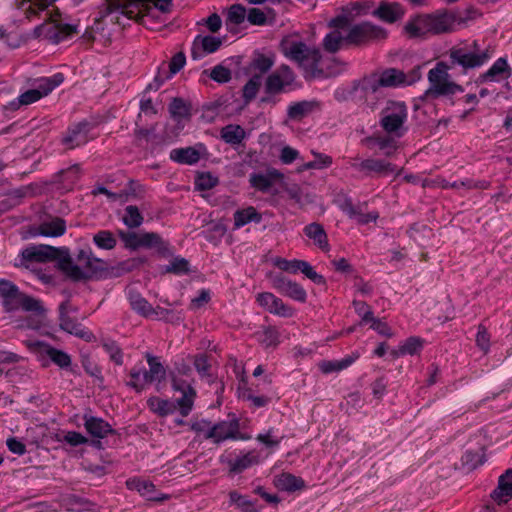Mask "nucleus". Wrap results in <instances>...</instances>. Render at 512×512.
<instances>
[{"label":"nucleus","instance_id":"f257e3e1","mask_svg":"<svg viewBox=\"0 0 512 512\" xmlns=\"http://www.w3.org/2000/svg\"><path fill=\"white\" fill-rule=\"evenodd\" d=\"M60 271L72 282L98 281L107 279L111 275L106 262L95 257L88 245L77 249L74 257L67 249L60 261Z\"/></svg>","mask_w":512,"mask_h":512},{"label":"nucleus","instance_id":"f03ea898","mask_svg":"<svg viewBox=\"0 0 512 512\" xmlns=\"http://www.w3.org/2000/svg\"><path fill=\"white\" fill-rule=\"evenodd\" d=\"M465 19L458 18L456 13L447 8L437 9L431 13H419L409 19L404 30L409 38H425L426 35H441L455 31L456 23Z\"/></svg>","mask_w":512,"mask_h":512},{"label":"nucleus","instance_id":"7ed1b4c3","mask_svg":"<svg viewBox=\"0 0 512 512\" xmlns=\"http://www.w3.org/2000/svg\"><path fill=\"white\" fill-rule=\"evenodd\" d=\"M279 49L286 58L303 69V77L306 81L325 76L324 70L320 67L322 54L319 48L310 47L305 42L292 37H284L280 41Z\"/></svg>","mask_w":512,"mask_h":512},{"label":"nucleus","instance_id":"20e7f679","mask_svg":"<svg viewBox=\"0 0 512 512\" xmlns=\"http://www.w3.org/2000/svg\"><path fill=\"white\" fill-rule=\"evenodd\" d=\"M117 235L124 244L125 249L136 251L140 248L155 249L161 258H168L173 255V247L170 242L164 240L157 232L137 233L118 229Z\"/></svg>","mask_w":512,"mask_h":512},{"label":"nucleus","instance_id":"39448f33","mask_svg":"<svg viewBox=\"0 0 512 512\" xmlns=\"http://www.w3.org/2000/svg\"><path fill=\"white\" fill-rule=\"evenodd\" d=\"M24 345L42 363V367L46 368L52 362L60 369L73 375L80 374L78 366L72 364L71 356L64 350L53 347L41 340H25Z\"/></svg>","mask_w":512,"mask_h":512},{"label":"nucleus","instance_id":"423d86ee","mask_svg":"<svg viewBox=\"0 0 512 512\" xmlns=\"http://www.w3.org/2000/svg\"><path fill=\"white\" fill-rule=\"evenodd\" d=\"M107 122V117L101 114H93L77 123L68 126L65 134L61 139L62 145L68 149H75L83 146L88 142L95 140L99 135L91 132Z\"/></svg>","mask_w":512,"mask_h":512},{"label":"nucleus","instance_id":"0eeeda50","mask_svg":"<svg viewBox=\"0 0 512 512\" xmlns=\"http://www.w3.org/2000/svg\"><path fill=\"white\" fill-rule=\"evenodd\" d=\"M408 117L407 105L403 101L389 100L380 113V127L389 135L401 138L408 128L405 123Z\"/></svg>","mask_w":512,"mask_h":512},{"label":"nucleus","instance_id":"6e6552de","mask_svg":"<svg viewBox=\"0 0 512 512\" xmlns=\"http://www.w3.org/2000/svg\"><path fill=\"white\" fill-rule=\"evenodd\" d=\"M302 87L297 75L287 64H281L276 71L269 74L265 81V93L269 96L289 93Z\"/></svg>","mask_w":512,"mask_h":512},{"label":"nucleus","instance_id":"1a4fd4ad","mask_svg":"<svg viewBox=\"0 0 512 512\" xmlns=\"http://www.w3.org/2000/svg\"><path fill=\"white\" fill-rule=\"evenodd\" d=\"M229 420L218 421L206 431L204 439L211 440L214 444L219 445L226 440H249V434L240 431V419L234 414L230 413Z\"/></svg>","mask_w":512,"mask_h":512},{"label":"nucleus","instance_id":"9d476101","mask_svg":"<svg viewBox=\"0 0 512 512\" xmlns=\"http://www.w3.org/2000/svg\"><path fill=\"white\" fill-rule=\"evenodd\" d=\"M388 32L385 28L375 25L372 22L364 21L353 25L344 41L354 46H366L375 41L385 40Z\"/></svg>","mask_w":512,"mask_h":512},{"label":"nucleus","instance_id":"9b49d317","mask_svg":"<svg viewBox=\"0 0 512 512\" xmlns=\"http://www.w3.org/2000/svg\"><path fill=\"white\" fill-rule=\"evenodd\" d=\"M67 252L65 247H54L50 245H29L21 253V265L27 267V263H47L57 261L60 270V261Z\"/></svg>","mask_w":512,"mask_h":512},{"label":"nucleus","instance_id":"f8f14e48","mask_svg":"<svg viewBox=\"0 0 512 512\" xmlns=\"http://www.w3.org/2000/svg\"><path fill=\"white\" fill-rule=\"evenodd\" d=\"M493 54V50L487 47L481 52L470 51L464 47H452L449 51V60L451 68L458 65L464 71L483 66Z\"/></svg>","mask_w":512,"mask_h":512},{"label":"nucleus","instance_id":"ddd939ff","mask_svg":"<svg viewBox=\"0 0 512 512\" xmlns=\"http://www.w3.org/2000/svg\"><path fill=\"white\" fill-rule=\"evenodd\" d=\"M1 304L4 311L8 313L18 311L19 309L27 312H34L39 315L45 312V308L40 300L20 291L19 287L5 297L1 301Z\"/></svg>","mask_w":512,"mask_h":512},{"label":"nucleus","instance_id":"4468645a","mask_svg":"<svg viewBox=\"0 0 512 512\" xmlns=\"http://www.w3.org/2000/svg\"><path fill=\"white\" fill-rule=\"evenodd\" d=\"M352 168L363 174L364 177H386L396 173L398 176L402 169H397V165L380 158H366L359 163H353Z\"/></svg>","mask_w":512,"mask_h":512},{"label":"nucleus","instance_id":"2eb2a0df","mask_svg":"<svg viewBox=\"0 0 512 512\" xmlns=\"http://www.w3.org/2000/svg\"><path fill=\"white\" fill-rule=\"evenodd\" d=\"M449 69L451 66L448 63L440 61L428 72L430 87L420 97L421 100L437 99L443 96L442 88L449 82Z\"/></svg>","mask_w":512,"mask_h":512},{"label":"nucleus","instance_id":"dca6fc26","mask_svg":"<svg viewBox=\"0 0 512 512\" xmlns=\"http://www.w3.org/2000/svg\"><path fill=\"white\" fill-rule=\"evenodd\" d=\"M270 279L271 286L281 295L300 303L307 301V292L298 282L288 279L282 273L272 275Z\"/></svg>","mask_w":512,"mask_h":512},{"label":"nucleus","instance_id":"f3484780","mask_svg":"<svg viewBox=\"0 0 512 512\" xmlns=\"http://www.w3.org/2000/svg\"><path fill=\"white\" fill-rule=\"evenodd\" d=\"M382 86L379 84L377 75L375 73L366 75L359 80H354L351 84V93L360 92L359 98L368 105H375L379 99V92Z\"/></svg>","mask_w":512,"mask_h":512},{"label":"nucleus","instance_id":"a211bd4d","mask_svg":"<svg viewBox=\"0 0 512 512\" xmlns=\"http://www.w3.org/2000/svg\"><path fill=\"white\" fill-rule=\"evenodd\" d=\"M255 302L258 306L270 314L279 317L291 318L295 314V309L271 292H260L255 296Z\"/></svg>","mask_w":512,"mask_h":512},{"label":"nucleus","instance_id":"6ab92c4d","mask_svg":"<svg viewBox=\"0 0 512 512\" xmlns=\"http://www.w3.org/2000/svg\"><path fill=\"white\" fill-rule=\"evenodd\" d=\"M511 75L512 69L508 64L506 57H500L487 71L478 75L475 79V84L482 85L485 83L500 82L502 80L509 79Z\"/></svg>","mask_w":512,"mask_h":512},{"label":"nucleus","instance_id":"aec40b11","mask_svg":"<svg viewBox=\"0 0 512 512\" xmlns=\"http://www.w3.org/2000/svg\"><path fill=\"white\" fill-rule=\"evenodd\" d=\"M84 427L87 433L97 441H93L94 445L98 448L102 447L100 439L108 435H118L117 430L113 429L111 425L100 417L84 415Z\"/></svg>","mask_w":512,"mask_h":512},{"label":"nucleus","instance_id":"412c9836","mask_svg":"<svg viewBox=\"0 0 512 512\" xmlns=\"http://www.w3.org/2000/svg\"><path fill=\"white\" fill-rule=\"evenodd\" d=\"M276 55L273 52L263 53L260 50H254L250 63L245 67L244 72L246 75H260L266 74L273 67Z\"/></svg>","mask_w":512,"mask_h":512},{"label":"nucleus","instance_id":"4be33fe9","mask_svg":"<svg viewBox=\"0 0 512 512\" xmlns=\"http://www.w3.org/2000/svg\"><path fill=\"white\" fill-rule=\"evenodd\" d=\"M205 152V145L203 143H198L195 146L172 149L170 151L169 158L171 161L180 165H194L199 162L202 154Z\"/></svg>","mask_w":512,"mask_h":512},{"label":"nucleus","instance_id":"5701e85b","mask_svg":"<svg viewBox=\"0 0 512 512\" xmlns=\"http://www.w3.org/2000/svg\"><path fill=\"white\" fill-rule=\"evenodd\" d=\"M126 488L131 491H137L142 497L149 501L162 502L169 497L167 495L158 496L157 489L153 482L140 477H131L126 480Z\"/></svg>","mask_w":512,"mask_h":512},{"label":"nucleus","instance_id":"b1692460","mask_svg":"<svg viewBox=\"0 0 512 512\" xmlns=\"http://www.w3.org/2000/svg\"><path fill=\"white\" fill-rule=\"evenodd\" d=\"M222 45V40L218 37L206 35H197L192 43L191 57L194 60L201 59L206 54L216 52Z\"/></svg>","mask_w":512,"mask_h":512},{"label":"nucleus","instance_id":"393cba45","mask_svg":"<svg viewBox=\"0 0 512 512\" xmlns=\"http://www.w3.org/2000/svg\"><path fill=\"white\" fill-rule=\"evenodd\" d=\"M80 164H73L66 169H62L53 175L52 183L57 185L58 189L65 191L73 190L75 184L81 178Z\"/></svg>","mask_w":512,"mask_h":512},{"label":"nucleus","instance_id":"a878e982","mask_svg":"<svg viewBox=\"0 0 512 512\" xmlns=\"http://www.w3.org/2000/svg\"><path fill=\"white\" fill-rule=\"evenodd\" d=\"M498 505L506 504L512 499V468L507 469L498 479L497 487L490 494Z\"/></svg>","mask_w":512,"mask_h":512},{"label":"nucleus","instance_id":"bb28decb","mask_svg":"<svg viewBox=\"0 0 512 512\" xmlns=\"http://www.w3.org/2000/svg\"><path fill=\"white\" fill-rule=\"evenodd\" d=\"M260 463V454L257 450H249L244 455L228 460V474L235 476Z\"/></svg>","mask_w":512,"mask_h":512},{"label":"nucleus","instance_id":"cd10ccee","mask_svg":"<svg viewBox=\"0 0 512 512\" xmlns=\"http://www.w3.org/2000/svg\"><path fill=\"white\" fill-rule=\"evenodd\" d=\"M372 14L386 23L393 24L404 16L405 10L398 2L383 1Z\"/></svg>","mask_w":512,"mask_h":512},{"label":"nucleus","instance_id":"c85d7f7f","mask_svg":"<svg viewBox=\"0 0 512 512\" xmlns=\"http://www.w3.org/2000/svg\"><path fill=\"white\" fill-rule=\"evenodd\" d=\"M78 25L68 23H56L53 27L47 29L45 38L52 44H59L71 39L78 34Z\"/></svg>","mask_w":512,"mask_h":512},{"label":"nucleus","instance_id":"c756f323","mask_svg":"<svg viewBox=\"0 0 512 512\" xmlns=\"http://www.w3.org/2000/svg\"><path fill=\"white\" fill-rule=\"evenodd\" d=\"M256 341L265 349H276L281 343V334L277 326H261V330L254 333Z\"/></svg>","mask_w":512,"mask_h":512},{"label":"nucleus","instance_id":"7c9ffc66","mask_svg":"<svg viewBox=\"0 0 512 512\" xmlns=\"http://www.w3.org/2000/svg\"><path fill=\"white\" fill-rule=\"evenodd\" d=\"M303 232L305 236L312 239L314 245L323 252H328L330 250L328 235L322 224L318 222L310 223L304 227Z\"/></svg>","mask_w":512,"mask_h":512},{"label":"nucleus","instance_id":"2f4dec72","mask_svg":"<svg viewBox=\"0 0 512 512\" xmlns=\"http://www.w3.org/2000/svg\"><path fill=\"white\" fill-rule=\"evenodd\" d=\"M360 357V354L355 351L352 352L350 355H346L344 358L340 360H322L320 361L317 366L318 369L325 375L331 374L333 372H339L342 371L349 366H351L358 358Z\"/></svg>","mask_w":512,"mask_h":512},{"label":"nucleus","instance_id":"473e14b6","mask_svg":"<svg viewBox=\"0 0 512 512\" xmlns=\"http://www.w3.org/2000/svg\"><path fill=\"white\" fill-rule=\"evenodd\" d=\"M318 106L319 103L315 100H302L298 102H292L287 108V117L290 120L301 122L304 118L310 115Z\"/></svg>","mask_w":512,"mask_h":512},{"label":"nucleus","instance_id":"72a5a7b5","mask_svg":"<svg viewBox=\"0 0 512 512\" xmlns=\"http://www.w3.org/2000/svg\"><path fill=\"white\" fill-rule=\"evenodd\" d=\"M233 218V230L240 229L251 222L259 224L263 219L262 214L254 206H247L246 208L236 210Z\"/></svg>","mask_w":512,"mask_h":512},{"label":"nucleus","instance_id":"f704fd0d","mask_svg":"<svg viewBox=\"0 0 512 512\" xmlns=\"http://www.w3.org/2000/svg\"><path fill=\"white\" fill-rule=\"evenodd\" d=\"M147 406L151 412L159 417H167L174 414L177 410V405L174 401L157 396L150 397L147 400Z\"/></svg>","mask_w":512,"mask_h":512},{"label":"nucleus","instance_id":"c9c22d12","mask_svg":"<svg viewBox=\"0 0 512 512\" xmlns=\"http://www.w3.org/2000/svg\"><path fill=\"white\" fill-rule=\"evenodd\" d=\"M66 230V220L61 217H54L51 221L42 222L38 226L39 234L44 237H60Z\"/></svg>","mask_w":512,"mask_h":512},{"label":"nucleus","instance_id":"e433bc0d","mask_svg":"<svg viewBox=\"0 0 512 512\" xmlns=\"http://www.w3.org/2000/svg\"><path fill=\"white\" fill-rule=\"evenodd\" d=\"M169 113L173 119L180 122L182 119L189 121L192 117V105L181 97H174L169 106Z\"/></svg>","mask_w":512,"mask_h":512},{"label":"nucleus","instance_id":"4c0bfd02","mask_svg":"<svg viewBox=\"0 0 512 512\" xmlns=\"http://www.w3.org/2000/svg\"><path fill=\"white\" fill-rule=\"evenodd\" d=\"M382 87H399L407 84V75L396 68H387L377 77Z\"/></svg>","mask_w":512,"mask_h":512},{"label":"nucleus","instance_id":"58836bf2","mask_svg":"<svg viewBox=\"0 0 512 512\" xmlns=\"http://www.w3.org/2000/svg\"><path fill=\"white\" fill-rule=\"evenodd\" d=\"M276 486L283 491L295 492L306 488V483L301 477L283 472L278 476Z\"/></svg>","mask_w":512,"mask_h":512},{"label":"nucleus","instance_id":"ea45409f","mask_svg":"<svg viewBox=\"0 0 512 512\" xmlns=\"http://www.w3.org/2000/svg\"><path fill=\"white\" fill-rule=\"evenodd\" d=\"M245 136L244 128L238 124H228L220 131L221 139L232 146L239 145L244 140Z\"/></svg>","mask_w":512,"mask_h":512},{"label":"nucleus","instance_id":"a19ab883","mask_svg":"<svg viewBox=\"0 0 512 512\" xmlns=\"http://www.w3.org/2000/svg\"><path fill=\"white\" fill-rule=\"evenodd\" d=\"M100 344L104 351L109 355V360L117 366L124 363V352L118 342L110 337H105L100 340Z\"/></svg>","mask_w":512,"mask_h":512},{"label":"nucleus","instance_id":"79ce46f5","mask_svg":"<svg viewBox=\"0 0 512 512\" xmlns=\"http://www.w3.org/2000/svg\"><path fill=\"white\" fill-rule=\"evenodd\" d=\"M69 310L76 312L77 308H71L70 300L66 299L65 301L61 302L58 307V319L60 328L67 333H70L78 323L76 318L69 316Z\"/></svg>","mask_w":512,"mask_h":512},{"label":"nucleus","instance_id":"37998d69","mask_svg":"<svg viewBox=\"0 0 512 512\" xmlns=\"http://www.w3.org/2000/svg\"><path fill=\"white\" fill-rule=\"evenodd\" d=\"M362 143L366 145L369 149H373L377 147L379 150H386L387 148H395L396 140L393 135H377L373 134L365 137L362 140Z\"/></svg>","mask_w":512,"mask_h":512},{"label":"nucleus","instance_id":"c03bdc74","mask_svg":"<svg viewBox=\"0 0 512 512\" xmlns=\"http://www.w3.org/2000/svg\"><path fill=\"white\" fill-rule=\"evenodd\" d=\"M281 174L277 170H273L269 175L261 173H252L249 178L251 187L261 192H267L273 185L272 178L280 177Z\"/></svg>","mask_w":512,"mask_h":512},{"label":"nucleus","instance_id":"a18cd8bd","mask_svg":"<svg viewBox=\"0 0 512 512\" xmlns=\"http://www.w3.org/2000/svg\"><path fill=\"white\" fill-rule=\"evenodd\" d=\"M129 302L132 310L145 318L151 317L154 313V307L140 293L131 294Z\"/></svg>","mask_w":512,"mask_h":512},{"label":"nucleus","instance_id":"49530a36","mask_svg":"<svg viewBox=\"0 0 512 512\" xmlns=\"http://www.w3.org/2000/svg\"><path fill=\"white\" fill-rule=\"evenodd\" d=\"M191 272L190 263L186 258L176 256L169 265L162 267V274L188 275Z\"/></svg>","mask_w":512,"mask_h":512},{"label":"nucleus","instance_id":"de8ad7c7","mask_svg":"<svg viewBox=\"0 0 512 512\" xmlns=\"http://www.w3.org/2000/svg\"><path fill=\"white\" fill-rule=\"evenodd\" d=\"M229 499L232 504H235L237 508L241 510V512H258L259 510L256 508V504L258 502L257 499L250 500L247 496L240 494L237 491H231L229 493Z\"/></svg>","mask_w":512,"mask_h":512},{"label":"nucleus","instance_id":"09e8293b","mask_svg":"<svg viewBox=\"0 0 512 512\" xmlns=\"http://www.w3.org/2000/svg\"><path fill=\"white\" fill-rule=\"evenodd\" d=\"M219 184V179L211 172H197L194 180L195 190L208 191L213 189Z\"/></svg>","mask_w":512,"mask_h":512},{"label":"nucleus","instance_id":"8fccbe9b","mask_svg":"<svg viewBox=\"0 0 512 512\" xmlns=\"http://www.w3.org/2000/svg\"><path fill=\"white\" fill-rule=\"evenodd\" d=\"M81 365L86 374L94 377L99 385L104 383V376L102 374V368L98 365L89 354L81 355Z\"/></svg>","mask_w":512,"mask_h":512},{"label":"nucleus","instance_id":"3c124183","mask_svg":"<svg viewBox=\"0 0 512 512\" xmlns=\"http://www.w3.org/2000/svg\"><path fill=\"white\" fill-rule=\"evenodd\" d=\"M122 221L129 229H135L142 225L144 217L137 206L128 205L125 208V214L122 217Z\"/></svg>","mask_w":512,"mask_h":512},{"label":"nucleus","instance_id":"603ef678","mask_svg":"<svg viewBox=\"0 0 512 512\" xmlns=\"http://www.w3.org/2000/svg\"><path fill=\"white\" fill-rule=\"evenodd\" d=\"M94 244L103 250H112L117 245V240L110 230H99L93 236Z\"/></svg>","mask_w":512,"mask_h":512},{"label":"nucleus","instance_id":"864d4df0","mask_svg":"<svg viewBox=\"0 0 512 512\" xmlns=\"http://www.w3.org/2000/svg\"><path fill=\"white\" fill-rule=\"evenodd\" d=\"M173 0H136L138 6L141 7L142 11L138 15H149L151 11L150 3L154 5L162 13H168L171 10Z\"/></svg>","mask_w":512,"mask_h":512},{"label":"nucleus","instance_id":"5fc2aeb1","mask_svg":"<svg viewBox=\"0 0 512 512\" xmlns=\"http://www.w3.org/2000/svg\"><path fill=\"white\" fill-rule=\"evenodd\" d=\"M260 87V75H252L242 89V97L245 104H249L253 99H255Z\"/></svg>","mask_w":512,"mask_h":512},{"label":"nucleus","instance_id":"6e6d98bb","mask_svg":"<svg viewBox=\"0 0 512 512\" xmlns=\"http://www.w3.org/2000/svg\"><path fill=\"white\" fill-rule=\"evenodd\" d=\"M189 393H184L183 396L175 401L177 405V409L179 408L180 414L183 417L189 415L192 410L194 398L196 396V391L192 386L188 387Z\"/></svg>","mask_w":512,"mask_h":512},{"label":"nucleus","instance_id":"4d7b16f0","mask_svg":"<svg viewBox=\"0 0 512 512\" xmlns=\"http://www.w3.org/2000/svg\"><path fill=\"white\" fill-rule=\"evenodd\" d=\"M461 462L464 467L471 471L484 464L485 456L476 451L467 450L463 453Z\"/></svg>","mask_w":512,"mask_h":512},{"label":"nucleus","instance_id":"13d9d810","mask_svg":"<svg viewBox=\"0 0 512 512\" xmlns=\"http://www.w3.org/2000/svg\"><path fill=\"white\" fill-rule=\"evenodd\" d=\"M425 340L420 336H410L402 344V353L405 355L418 354L424 347Z\"/></svg>","mask_w":512,"mask_h":512},{"label":"nucleus","instance_id":"bf43d9fd","mask_svg":"<svg viewBox=\"0 0 512 512\" xmlns=\"http://www.w3.org/2000/svg\"><path fill=\"white\" fill-rule=\"evenodd\" d=\"M147 363L149 365L150 374H153L158 382H162L166 378V369L160 362L159 357L153 356L149 353L145 355Z\"/></svg>","mask_w":512,"mask_h":512},{"label":"nucleus","instance_id":"052dcab7","mask_svg":"<svg viewBox=\"0 0 512 512\" xmlns=\"http://www.w3.org/2000/svg\"><path fill=\"white\" fill-rule=\"evenodd\" d=\"M148 263V258L146 256H139L126 259L117 264V269L122 273H129L134 270L140 269L142 266Z\"/></svg>","mask_w":512,"mask_h":512},{"label":"nucleus","instance_id":"680f3d73","mask_svg":"<svg viewBox=\"0 0 512 512\" xmlns=\"http://www.w3.org/2000/svg\"><path fill=\"white\" fill-rule=\"evenodd\" d=\"M209 358L210 356L207 353H200L194 356V367L202 378H211L213 376L210 373L211 364Z\"/></svg>","mask_w":512,"mask_h":512},{"label":"nucleus","instance_id":"e2e57ef3","mask_svg":"<svg viewBox=\"0 0 512 512\" xmlns=\"http://www.w3.org/2000/svg\"><path fill=\"white\" fill-rule=\"evenodd\" d=\"M143 366H134L129 371L130 380L125 382V385L133 389L136 393H141L145 390V383H141V373Z\"/></svg>","mask_w":512,"mask_h":512},{"label":"nucleus","instance_id":"0e129e2a","mask_svg":"<svg viewBox=\"0 0 512 512\" xmlns=\"http://www.w3.org/2000/svg\"><path fill=\"white\" fill-rule=\"evenodd\" d=\"M246 17V9L242 4H233L230 6L226 18V25H240Z\"/></svg>","mask_w":512,"mask_h":512},{"label":"nucleus","instance_id":"69168bd1","mask_svg":"<svg viewBox=\"0 0 512 512\" xmlns=\"http://www.w3.org/2000/svg\"><path fill=\"white\" fill-rule=\"evenodd\" d=\"M299 272H302L316 285L325 286L327 284L326 278L323 275L317 273L311 264L306 260H301Z\"/></svg>","mask_w":512,"mask_h":512},{"label":"nucleus","instance_id":"338daca9","mask_svg":"<svg viewBox=\"0 0 512 512\" xmlns=\"http://www.w3.org/2000/svg\"><path fill=\"white\" fill-rule=\"evenodd\" d=\"M299 272H302L316 285L325 286L327 284L326 278L323 275L317 273L311 264L306 260H301Z\"/></svg>","mask_w":512,"mask_h":512},{"label":"nucleus","instance_id":"774afa93","mask_svg":"<svg viewBox=\"0 0 512 512\" xmlns=\"http://www.w3.org/2000/svg\"><path fill=\"white\" fill-rule=\"evenodd\" d=\"M352 305L356 314L361 318V324H366L373 320L374 313L367 302L354 299Z\"/></svg>","mask_w":512,"mask_h":512}]
</instances>
